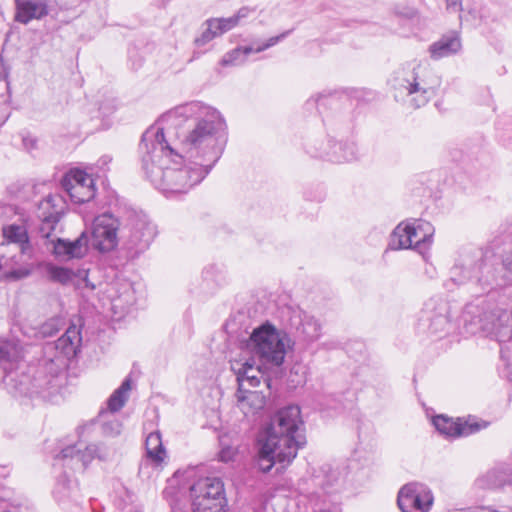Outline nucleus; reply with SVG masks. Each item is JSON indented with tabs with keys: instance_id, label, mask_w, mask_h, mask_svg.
Masks as SVG:
<instances>
[{
	"instance_id": "obj_1",
	"label": "nucleus",
	"mask_w": 512,
	"mask_h": 512,
	"mask_svg": "<svg viewBox=\"0 0 512 512\" xmlns=\"http://www.w3.org/2000/svg\"><path fill=\"white\" fill-rule=\"evenodd\" d=\"M226 127L218 110L200 101L166 112L141 140L142 168L154 187L166 196L187 193L220 159Z\"/></svg>"
},
{
	"instance_id": "obj_2",
	"label": "nucleus",
	"mask_w": 512,
	"mask_h": 512,
	"mask_svg": "<svg viewBox=\"0 0 512 512\" xmlns=\"http://www.w3.org/2000/svg\"><path fill=\"white\" fill-rule=\"evenodd\" d=\"M509 281L506 274L497 271L491 259L475 249L459 254L443 285L448 291L464 288L477 296L463 310V328L467 334H482L499 343L501 360L512 381V290L498 300L489 294L507 286Z\"/></svg>"
},
{
	"instance_id": "obj_3",
	"label": "nucleus",
	"mask_w": 512,
	"mask_h": 512,
	"mask_svg": "<svg viewBox=\"0 0 512 512\" xmlns=\"http://www.w3.org/2000/svg\"><path fill=\"white\" fill-rule=\"evenodd\" d=\"M81 343L80 327L71 324L59 339L47 343L44 347L43 365L50 378H34L31 381L28 375L22 374L18 379V375L15 374L22 360L21 346L14 341L0 340V368L4 372L5 386L13 395H42L52 379L65 370L69 361L77 355Z\"/></svg>"
},
{
	"instance_id": "obj_4",
	"label": "nucleus",
	"mask_w": 512,
	"mask_h": 512,
	"mask_svg": "<svg viewBox=\"0 0 512 512\" xmlns=\"http://www.w3.org/2000/svg\"><path fill=\"white\" fill-rule=\"evenodd\" d=\"M390 83L400 96L410 97L411 106L420 108L436 96L441 77L429 66L413 63L397 69Z\"/></svg>"
},
{
	"instance_id": "obj_5",
	"label": "nucleus",
	"mask_w": 512,
	"mask_h": 512,
	"mask_svg": "<svg viewBox=\"0 0 512 512\" xmlns=\"http://www.w3.org/2000/svg\"><path fill=\"white\" fill-rule=\"evenodd\" d=\"M294 346L295 340L285 330L268 321L254 328L246 343L247 349L261 364L277 368L282 366L287 352Z\"/></svg>"
},
{
	"instance_id": "obj_6",
	"label": "nucleus",
	"mask_w": 512,
	"mask_h": 512,
	"mask_svg": "<svg viewBox=\"0 0 512 512\" xmlns=\"http://www.w3.org/2000/svg\"><path fill=\"white\" fill-rule=\"evenodd\" d=\"M302 427L303 421L299 406L289 405L277 411L271 418L263 440L287 451L286 457H296L298 450L306 443Z\"/></svg>"
},
{
	"instance_id": "obj_7",
	"label": "nucleus",
	"mask_w": 512,
	"mask_h": 512,
	"mask_svg": "<svg viewBox=\"0 0 512 512\" xmlns=\"http://www.w3.org/2000/svg\"><path fill=\"white\" fill-rule=\"evenodd\" d=\"M192 512H227L223 481L218 477H204L195 481L190 487Z\"/></svg>"
},
{
	"instance_id": "obj_8",
	"label": "nucleus",
	"mask_w": 512,
	"mask_h": 512,
	"mask_svg": "<svg viewBox=\"0 0 512 512\" xmlns=\"http://www.w3.org/2000/svg\"><path fill=\"white\" fill-rule=\"evenodd\" d=\"M433 234L434 228L427 221L402 222L393 230L389 248L392 250L417 249L422 253V249L431 243Z\"/></svg>"
},
{
	"instance_id": "obj_9",
	"label": "nucleus",
	"mask_w": 512,
	"mask_h": 512,
	"mask_svg": "<svg viewBox=\"0 0 512 512\" xmlns=\"http://www.w3.org/2000/svg\"><path fill=\"white\" fill-rule=\"evenodd\" d=\"M281 319L284 327L304 345L318 341L322 335L320 321L299 307L286 306L281 312Z\"/></svg>"
},
{
	"instance_id": "obj_10",
	"label": "nucleus",
	"mask_w": 512,
	"mask_h": 512,
	"mask_svg": "<svg viewBox=\"0 0 512 512\" xmlns=\"http://www.w3.org/2000/svg\"><path fill=\"white\" fill-rule=\"evenodd\" d=\"M419 325L432 335L446 333L451 327L449 303L438 296L428 299L421 310Z\"/></svg>"
},
{
	"instance_id": "obj_11",
	"label": "nucleus",
	"mask_w": 512,
	"mask_h": 512,
	"mask_svg": "<svg viewBox=\"0 0 512 512\" xmlns=\"http://www.w3.org/2000/svg\"><path fill=\"white\" fill-rule=\"evenodd\" d=\"M397 503L402 512H429L434 495L426 484L410 482L399 490Z\"/></svg>"
},
{
	"instance_id": "obj_12",
	"label": "nucleus",
	"mask_w": 512,
	"mask_h": 512,
	"mask_svg": "<svg viewBox=\"0 0 512 512\" xmlns=\"http://www.w3.org/2000/svg\"><path fill=\"white\" fill-rule=\"evenodd\" d=\"M65 207V201L61 195L49 194L38 205V218L40 225L38 233L42 238L50 239L58 225Z\"/></svg>"
},
{
	"instance_id": "obj_13",
	"label": "nucleus",
	"mask_w": 512,
	"mask_h": 512,
	"mask_svg": "<svg viewBox=\"0 0 512 512\" xmlns=\"http://www.w3.org/2000/svg\"><path fill=\"white\" fill-rule=\"evenodd\" d=\"M99 448L95 444L84 445L78 442L75 445L67 446L55 457V464L68 467L72 470H84L87 465L98 455Z\"/></svg>"
},
{
	"instance_id": "obj_14",
	"label": "nucleus",
	"mask_w": 512,
	"mask_h": 512,
	"mask_svg": "<svg viewBox=\"0 0 512 512\" xmlns=\"http://www.w3.org/2000/svg\"><path fill=\"white\" fill-rule=\"evenodd\" d=\"M157 234L156 226L145 216L137 215L128 224L127 246L136 253L149 247Z\"/></svg>"
},
{
	"instance_id": "obj_15",
	"label": "nucleus",
	"mask_w": 512,
	"mask_h": 512,
	"mask_svg": "<svg viewBox=\"0 0 512 512\" xmlns=\"http://www.w3.org/2000/svg\"><path fill=\"white\" fill-rule=\"evenodd\" d=\"M118 222L109 214L97 216L92 225L91 244L99 251L112 250L117 245Z\"/></svg>"
},
{
	"instance_id": "obj_16",
	"label": "nucleus",
	"mask_w": 512,
	"mask_h": 512,
	"mask_svg": "<svg viewBox=\"0 0 512 512\" xmlns=\"http://www.w3.org/2000/svg\"><path fill=\"white\" fill-rule=\"evenodd\" d=\"M53 496L58 505L67 512H80L82 510V495L78 483L71 479L66 472L58 478Z\"/></svg>"
},
{
	"instance_id": "obj_17",
	"label": "nucleus",
	"mask_w": 512,
	"mask_h": 512,
	"mask_svg": "<svg viewBox=\"0 0 512 512\" xmlns=\"http://www.w3.org/2000/svg\"><path fill=\"white\" fill-rule=\"evenodd\" d=\"M52 253L60 261H69L72 259L83 258L89 248V237L86 231H83L76 239L67 240L62 238L51 239Z\"/></svg>"
},
{
	"instance_id": "obj_18",
	"label": "nucleus",
	"mask_w": 512,
	"mask_h": 512,
	"mask_svg": "<svg viewBox=\"0 0 512 512\" xmlns=\"http://www.w3.org/2000/svg\"><path fill=\"white\" fill-rule=\"evenodd\" d=\"M432 423L436 430L446 437L468 436L481 429L477 422H462L460 419L454 421L445 415H437L432 418Z\"/></svg>"
},
{
	"instance_id": "obj_19",
	"label": "nucleus",
	"mask_w": 512,
	"mask_h": 512,
	"mask_svg": "<svg viewBox=\"0 0 512 512\" xmlns=\"http://www.w3.org/2000/svg\"><path fill=\"white\" fill-rule=\"evenodd\" d=\"M315 157L327 158L331 162H350L358 159L359 149L353 142L328 141L327 147L313 153Z\"/></svg>"
},
{
	"instance_id": "obj_20",
	"label": "nucleus",
	"mask_w": 512,
	"mask_h": 512,
	"mask_svg": "<svg viewBox=\"0 0 512 512\" xmlns=\"http://www.w3.org/2000/svg\"><path fill=\"white\" fill-rule=\"evenodd\" d=\"M287 451L262 440L258 452L257 465L262 472H269L275 463L290 464L295 457H286Z\"/></svg>"
},
{
	"instance_id": "obj_21",
	"label": "nucleus",
	"mask_w": 512,
	"mask_h": 512,
	"mask_svg": "<svg viewBox=\"0 0 512 512\" xmlns=\"http://www.w3.org/2000/svg\"><path fill=\"white\" fill-rule=\"evenodd\" d=\"M461 49V40L458 35L450 34L442 36L438 41L429 46L430 57L439 60L456 54Z\"/></svg>"
},
{
	"instance_id": "obj_22",
	"label": "nucleus",
	"mask_w": 512,
	"mask_h": 512,
	"mask_svg": "<svg viewBox=\"0 0 512 512\" xmlns=\"http://www.w3.org/2000/svg\"><path fill=\"white\" fill-rule=\"evenodd\" d=\"M237 406L248 416L255 414L265 406V395L260 391H239L236 392Z\"/></svg>"
},
{
	"instance_id": "obj_23",
	"label": "nucleus",
	"mask_w": 512,
	"mask_h": 512,
	"mask_svg": "<svg viewBox=\"0 0 512 512\" xmlns=\"http://www.w3.org/2000/svg\"><path fill=\"white\" fill-rule=\"evenodd\" d=\"M16 9L15 20L23 24L47 14L44 4L32 0H16Z\"/></svg>"
},
{
	"instance_id": "obj_24",
	"label": "nucleus",
	"mask_w": 512,
	"mask_h": 512,
	"mask_svg": "<svg viewBox=\"0 0 512 512\" xmlns=\"http://www.w3.org/2000/svg\"><path fill=\"white\" fill-rule=\"evenodd\" d=\"M510 483L512 473L506 468L490 470L476 480V485L481 489H497Z\"/></svg>"
},
{
	"instance_id": "obj_25",
	"label": "nucleus",
	"mask_w": 512,
	"mask_h": 512,
	"mask_svg": "<svg viewBox=\"0 0 512 512\" xmlns=\"http://www.w3.org/2000/svg\"><path fill=\"white\" fill-rule=\"evenodd\" d=\"M146 455L155 465H161L166 458L161 434L159 431L151 432L145 441Z\"/></svg>"
},
{
	"instance_id": "obj_26",
	"label": "nucleus",
	"mask_w": 512,
	"mask_h": 512,
	"mask_svg": "<svg viewBox=\"0 0 512 512\" xmlns=\"http://www.w3.org/2000/svg\"><path fill=\"white\" fill-rule=\"evenodd\" d=\"M61 184L74 203L81 204L89 202L95 196L96 189H92L89 186H72L69 178H63Z\"/></svg>"
},
{
	"instance_id": "obj_27",
	"label": "nucleus",
	"mask_w": 512,
	"mask_h": 512,
	"mask_svg": "<svg viewBox=\"0 0 512 512\" xmlns=\"http://www.w3.org/2000/svg\"><path fill=\"white\" fill-rule=\"evenodd\" d=\"M3 236L9 243L18 244L22 253L29 246L27 230L22 225H8L3 228Z\"/></svg>"
},
{
	"instance_id": "obj_28",
	"label": "nucleus",
	"mask_w": 512,
	"mask_h": 512,
	"mask_svg": "<svg viewBox=\"0 0 512 512\" xmlns=\"http://www.w3.org/2000/svg\"><path fill=\"white\" fill-rule=\"evenodd\" d=\"M131 390V380L126 378L119 388H117L112 395L109 397L107 404L111 412H117L121 410L126 404L129 398V392Z\"/></svg>"
},
{
	"instance_id": "obj_29",
	"label": "nucleus",
	"mask_w": 512,
	"mask_h": 512,
	"mask_svg": "<svg viewBox=\"0 0 512 512\" xmlns=\"http://www.w3.org/2000/svg\"><path fill=\"white\" fill-rule=\"evenodd\" d=\"M252 52H254L252 47L235 48L222 57L220 64L222 66H235L242 64L246 57Z\"/></svg>"
},
{
	"instance_id": "obj_30",
	"label": "nucleus",
	"mask_w": 512,
	"mask_h": 512,
	"mask_svg": "<svg viewBox=\"0 0 512 512\" xmlns=\"http://www.w3.org/2000/svg\"><path fill=\"white\" fill-rule=\"evenodd\" d=\"M48 277L61 284H68L73 280L74 273L71 269L51 265L47 268Z\"/></svg>"
},
{
	"instance_id": "obj_31",
	"label": "nucleus",
	"mask_w": 512,
	"mask_h": 512,
	"mask_svg": "<svg viewBox=\"0 0 512 512\" xmlns=\"http://www.w3.org/2000/svg\"><path fill=\"white\" fill-rule=\"evenodd\" d=\"M202 27L203 31L201 32V35L194 40L195 45L198 47L204 46L214 38L220 36L214 24H212L211 19L206 20Z\"/></svg>"
},
{
	"instance_id": "obj_32",
	"label": "nucleus",
	"mask_w": 512,
	"mask_h": 512,
	"mask_svg": "<svg viewBox=\"0 0 512 512\" xmlns=\"http://www.w3.org/2000/svg\"><path fill=\"white\" fill-rule=\"evenodd\" d=\"M64 178H69L72 186H89L92 189H95L93 178L82 170H72Z\"/></svg>"
},
{
	"instance_id": "obj_33",
	"label": "nucleus",
	"mask_w": 512,
	"mask_h": 512,
	"mask_svg": "<svg viewBox=\"0 0 512 512\" xmlns=\"http://www.w3.org/2000/svg\"><path fill=\"white\" fill-rule=\"evenodd\" d=\"M265 381L267 387H269V379L264 378V375L261 376H245L237 378L238 382V390L239 391H252L251 388H256L260 385L261 380Z\"/></svg>"
},
{
	"instance_id": "obj_34",
	"label": "nucleus",
	"mask_w": 512,
	"mask_h": 512,
	"mask_svg": "<svg viewBox=\"0 0 512 512\" xmlns=\"http://www.w3.org/2000/svg\"><path fill=\"white\" fill-rule=\"evenodd\" d=\"M123 296L124 298H122V295H119L112 299V307L120 310L121 312L126 311L134 301L133 293L128 285L125 286Z\"/></svg>"
},
{
	"instance_id": "obj_35",
	"label": "nucleus",
	"mask_w": 512,
	"mask_h": 512,
	"mask_svg": "<svg viewBox=\"0 0 512 512\" xmlns=\"http://www.w3.org/2000/svg\"><path fill=\"white\" fill-rule=\"evenodd\" d=\"M212 21V24H214L216 30L218 31L219 35L230 31L235 26L238 25V17H228V18H210Z\"/></svg>"
},
{
	"instance_id": "obj_36",
	"label": "nucleus",
	"mask_w": 512,
	"mask_h": 512,
	"mask_svg": "<svg viewBox=\"0 0 512 512\" xmlns=\"http://www.w3.org/2000/svg\"><path fill=\"white\" fill-rule=\"evenodd\" d=\"M63 325L64 322L61 317H53L41 325L40 332L43 336L50 337L58 332Z\"/></svg>"
},
{
	"instance_id": "obj_37",
	"label": "nucleus",
	"mask_w": 512,
	"mask_h": 512,
	"mask_svg": "<svg viewBox=\"0 0 512 512\" xmlns=\"http://www.w3.org/2000/svg\"><path fill=\"white\" fill-rule=\"evenodd\" d=\"M236 373V377H245V376H261L263 375L260 366H255L254 361H245L241 364L238 369H234Z\"/></svg>"
},
{
	"instance_id": "obj_38",
	"label": "nucleus",
	"mask_w": 512,
	"mask_h": 512,
	"mask_svg": "<svg viewBox=\"0 0 512 512\" xmlns=\"http://www.w3.org/2000/svg\"><path fill=\"white\" fill-rule=\"evenodd\" d=\"M495 268L498 272L501 274H506L509 278V284L511 283V278L509 276V273H512V248L508 251H506L503 255L502 263L501 264H495Z\"/></svg>"
},
{
	"instance_id": "obj_39",
	"label": "nucleus",
	"mask_w": 512,
	"mask_h": 512,
	"mask_svg": "<svg viewBox=\"0 0 512 512\" xmlns=\"http://www.w3.org/2000/svg\"><path fill=\"white\" fill-rule=\"evenodd\" d=\"M122 423L117 419L106 421L102 424V432L106 436L115 437L121 433Z\"/></svg>"
},
{
	"instance_id": "obj_40",
	"label": "nucleus",
	"mask_w": 512,
	"mask_h": 512,
	"mask_svg": "<svg viewBox=\"0 0 512 512\" xmlns=\"http://www.w3.org/2000/svg\"><path fill=\"white\" fill-rule=\"evenodd\" d=\"M30 273H31V271L28 268H19V269H14V270L7 272L5 274V278L9 279V280L16 281V280L26 278L27 276L30 275Z\"/></svg>"
},
{
	"instance_id": "obj_41",
	"label": "nucleus",
	"mask_w": 512,
	"mask_h": 512,
	"mask_svg": "<svg viewBox=\"0 0 512 512\" xmlns=\"http://www.w3.org/2000/svg\"><path fill=\"white\" fill-rule=\"evenodd\" d=\"M236 450L233 447H223L219 454V460L222 462H230L234 459Z\"/></svg>"
},
{
	"instance_id": "obj_42",
	"label": "nucleus",
	"mask_w": 512,
	"mask_h": 512,
	"mask_svg": "<svg viewBox=\"0 0 512 512\" xmlns=\"http://www.w3.org/2000/svg\"><path fill=\"white\" fill-rule=\"evenodd\" d=\"M290 31H287L285 33H282L281 35L279 36H275V37H271L265 44H263L262 46H259L257 49H255L254 51L255 52H262L264 51L265 49L275 45L279 40L283 39L284 37H286L288 34H289Z\"/></svg>"
},
{
	"instance_id": "obj_43",
	"label": "nucleus",
	"mask_w": 512,
	"mask_h": 512,
	"mask_svg": "<svg viewBox=\"0 0 512 512\" xmlns=\"http://www.w3.org/2000/svg\"><path fill=\"white\" fill-rule=\"evenodd\" d=\"M446 9L450 12H461L462 11V0H445Z\"/></svg>"
},
{
	"instance_id": "obj_44",
	"label": "nucleus",
	"mask_w": 512,
	"mask_h": 512,
	"mask_svg": "<svg viewBox=\"0 0 512 512\" xmlns=\"http://www.w3.org/2000/svg\"><path fill=\"white\" fill-rule=\"evenodd\" d=\"M472 512H512V507L498 509L493 506H481V507L475 508Z\"/></svg>"
},
{
	"instance_id": "obj_45",
	"label": "nucleus",
	"mask_w": 512,
	"mask_h": 512,
	"mask_svg": "<svg viewBox=\"0 0 512 512\" xmlns=\"http://www.w3.org/2000/svg\"><path fill=\"white\" fill-rule=\"evenodd\" d=\"M112 161V158L108 155H104L102 156L98 161H97V166L102 170V171H106L107 168H108V164Z\"/></svg>"
},
{
	"instance_id": "obj_46",
	"label": "nucleus",
	"mask_w": 512,
	"mask_h": 512,
	"mask_svg": "<svg viewBox=\"0 0 512 512\" xmlns=\"http://www.w3.org/2000/svg\"><path fill=\"white\" fill-rule=\"evenodd\" d=\"M247 13H248V9L242 8L238 11V13L236 15H233L232 17H238V22H239L241 18H244L247 16Z\"/></svg>"
},
{
	"instance_id": "obj_47",
	"label": "nucleus",
	"mask_w": 512,
	"mask_h": 512,
	"mask_svg": "<svg viewBox=\"0 0 512 512\" xmlns=\"http://www.w3.org/2000/svg\"><path fill=\"white\" fill-rule=\"evenodd\" d=\"M6 77H7V70H6L5 64L0 59V79H4Z\"/></svg>"
},
{
	"instance_id": "obj_48",
	"label": "nucleus",
	"mask_w": 512,
	"mask_h": 512,
	"mask_svg": "<svg viewBox=\"0 0 512 512\" xmlns=\"http://www.w3.org/2000/svg\"><path fill=\"white\" fill-rule=\"evenodd\" d=\"M416 12L414 9H407V11L402 12L401 15H403L406 18H413L415 16Z\"/></svg>"
},
{
	"instance_id": "obj_49",
	"label": "nucleus",
	"mask_w": 512,
	"mask_h": 512,
	"mask_svg": "<svg viewBox=\"0 0 512 512\" xmlns=\"http://www.w3.org/2000/svg\"><path fill=\"white\" fill-rule=\"evenodd\" d=\"M23 143L27 148H33L35 146V140L33 139L23 138Z\"/></svg>"
},
{
	"instance_id": "obj_50",
	"label": "nucleus",
	"mask_w": 512,
	"mask_h": 512,
	"mask_svg": "<svg viewBox=\"0 0 512 512\" xmlns=\"http://www.w3.org/2000/svg\"><path fill=\"white\" fill-rule=\"evenodd\" d=\"M100 111L104 114V115H108L109 113H111L113 110H114V107H112L111 109H106V107L104 106H100Z\"/></svg>"
},
{
	"instance_id": "obj_51",
	"label": "nucleus",
	"mask_w": 512,
	"mask_h": 512,
	"mask_svg": "<svg viewBox=\"0 0 512 512\" xmlns=\"http://www.w3.org/2000/svg\"><path fill=\"white\" fill-rule=\"evenodd\" d=\"M317 100H318V99L313 100V99L311 98L310 100H308V102H307V103L309 104V103H311V101H313L314 103H316V102H317Z\"/></svg>"
}]
</instances>
